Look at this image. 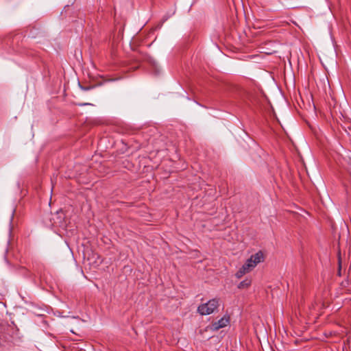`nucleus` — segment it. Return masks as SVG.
<instances>
[{
	"label": "nucleus",
	"mask_w": 351,
	"mask_h": 351,
	"mask_svg": "<svg viewBox=\"0 0 351 351\" xmlns=\"http://www.w3.org/2000/svg\"><path fill=\"white\" fill-rule=\"evenodd\" d=\"M219 306V299L213 298L206 303L200 304L197 308V312L202 315H210L215 312Z\"/></svg>",
	"instance_id": "obj_1"
},
{
	"label": "nucleus",
	"mask_w": 351,
	"mask_h": 351,
	"mask_svg": "<svg viewBox=\"0 0 351 351\" xmlns=\"http://www.w3.org/2000/svg\"><path fill=\"white\" fill-rule=\"evenodd\" d=\"M255 267L254 265L252 264V261L249 260V258L246 261L245 264L237 271L235 274V276L237 278H241L245 274L250 272Z\"/></svg>",
	"instance_id": "obj_2"
},
{
	"label": "nucleus",
	"mask_w": 351,
	"mask_h": 351,
	"mask_svg": "<svg viewBox=\"0 0 351 351\" xmlns=\"http://www.w3.org/2000/svg\"><path fill=\"white\" fill-rule=\"evenodd\" d=\"M229 323V317L223 316L217 322H215L211 324V329L213 330H218L228 325Z\"/></svg>",
	"instance_id": "obj_3"
},
{
	"label": "nucleus",
	"mask_w": 351,
	"mask_h": 351,
	"mask_svg": "<svg viewBox=\"0 0 351 351\" xmlns=\"http://www.w3.org/2000/svg\"><path fill=\"white\" fill-rule=\"evenodd\" d=\"M249 260L252 261V264L256 267V265L261 262H263L264 260V255L261 251H258L254 255H252Z\"/></svg>",
	"instance_id": "obj_4"
},
{
	"label": "nucleus",
	"mask_w": 351,
	"mask_h": 351,
	"mask_svg": "<svg viewBox=\"0 0 351 351\" xmlns=\"http://www.w3.org/2000/svg\"><path fill=\"white\" fill-rule=\"evenodd\" d=\"M252 283V281L250 279H245L244 280L241 281L239 285H238V288L239 289H245V288H247L250 286Z\"/></svg>",
	"instance_id": "obj_5"
},
{
	"label": "nucleus",
	"mask_w": 351,
	"mask_h": 351,
	"mask_svg": "<svg viewBox=\"0 0 351 351\" xmlns=\"http://www.w3.org/2000/svg\"><path fill=\"white\" fill-rule=\"evenodd\" d=\"M338 265H339V274L341 275L340 271H341V260L340 256H339V258H338Z\"/></svg>",
	"instance_id": "obj_6"
},
{
	"label": "nucleus",
	"mask_w": 351,
	"mask_h": 351,
	"mask_svg": "<svg viewBox=\"0 0 351 351\" xmlns=\"http://www.w3.org/2000/svg\"><path fill=\"white\" fill-rule=\"evenodd\" d=\"M80 87L83 90H90L93 88V86H82V85H80Z\"/></svg>",
	"instance_id": "obj_7"
},
{
	"label": "nucleus",
	"mask_w": 351,
	"mask_h": 351,
	"mask_svg": "<svg viewBox=\"0 0 351 351\" xmlns=\"http://www.w3.org/2000/svg\"><path fill=\"white\" fill-rule=\"evenodd\" d=\"M77 105L80 106H84L92 105V104H89V103H79V104H77Z\"/></svg>",
	"instance_id": "obj_8"
}]
</instances>
